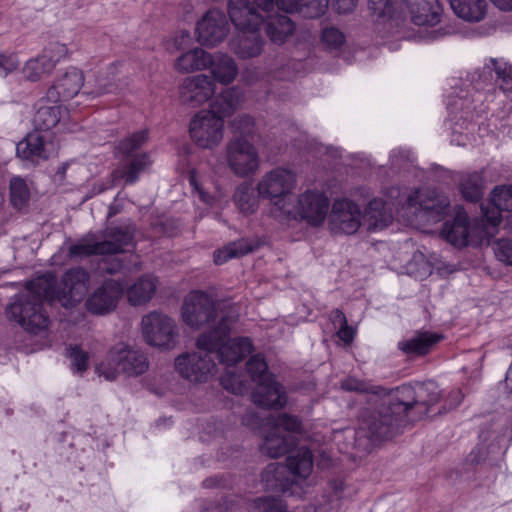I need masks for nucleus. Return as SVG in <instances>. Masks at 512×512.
<instances>
[{"instance_id": "1", "label": "nucleus", "mask_w": 512, "mask_h": 512, "mask_svg": "<svg viewBox=\"0 0 512 512\" xmlns=\"http://www.w3.org/2000/svg\"><path fill=\"white\" fill-rule=\"evenodd\" d=\"M370 403L360 413L354 432V448L361 453H369L375 445L401 434L409 424L392 392L382 398L374 395Z\"/></svg>"}, {"instance_id": "2", "label": "nucleus", "mask_w": 512, "mask_h": 512, "mask_svg": "<svg viewBox=\"0 0 512 512\" xmlns=\"http://www.w3.org/2000/svg\"><path fill=\"white\" fill-rule=\"evenodd\" d=\"M54 292V282L45 277L27 282L26 291L16 295L7 307L8 318L19 323L28 333L40 334L50 323L43 309V301H53Z\"/></svg>"}, {"instance_id": "3", "label": "nucleus", "mask_w": 512, "mask_h": 512, "mask_svg": "<svg viewBox=\"0 0 512 512\" xmlns=\"http://www.w3.org/2000/svg\"><path fill=\"white\" fill-rule=\"evenodd\" d=\"M228 14L231 22L239 30L230 42L232 51L242 59L260 55L264 41L259 26L264 17L248 5V0H229Z\"/></svg>"}, {"instance_id": "4", "label": "nucleus", "mask_w": 512, "mask_h": 512, "mask_svg": "<svg viewBox=\"0 0 512 512\" xmlns=\"http://www.w3.org/2000/svg\"><path fill=\"white\" fill-rule=\"evenodd\" d=\"M296 185V175L288 169L275 168L262 176L257 183L259 197L269 199L271 214L279 219L294 216V197L292 190Z\"/></svg>"}, {"instance_id": "5", "label": "nucleus", "mask_w": 512, "mask_h": 512, "mask_svg": "<svg viewBox=\"0 0 512 512\" xmlns=\"http://www.w3.org/2000/svg\"><path fill=\"white\" fill-rule=\"evenodd\" d=\"M313 469V455L309 449L300 448L287 458V464H268L261 473L267 491L286 493L297 479H306Z\"/></svg>"}, {"instance_id": "6", "label": "nucleus", "mask_w": 512, "mask_h": 512, "mask_svg": "<svg viewBox=\"0 0 512 512\" xmlns=\"http://www.w3.org/2000/svg\"><path fill=\"white\" fill-rule=\"evenodd\" d=\"M213 333H201L196 339V351L179 355L175 359V369L179 375L191 383H205L211 379L217 369L214 348L218 344L212 341Z\"/></svg>"}, {"instance_id": "7", "label": "nucleus", "mask_w": 512, "mask_h": 512, "mask_svg": "<svg viewBox=\"0 0 512 512\" xmlns=\"http://www.w3.org/2000/svg\"><path fill=\"white\" fill-rule=\"evenodd\" d=\"M135 228L131 224L106 229L105 238L99 240L96 235L88 234L68 249L73 259H82L92 255H109L124 252V247L132 243Z\"/></svg>"}, {"instance_id": "8", "label": "nucleus", "mask_w": 512, "mask_h": 512, "mask_svg": "<svg viewBox=\"0 0 512 512\" xmlns=\"http://www.w3.org/2000/svg\"><path fill=\"white\" fill-rule=\"evenodd\" d=\"M440 397L439 386L434 381L404 384L392 392V399L398 402V408L406 414L409 423L427 415Z\"/></svg>"}, {"instance_id": "9", "label": "nucleus", "mask_w": 512, "mask_h": 512, "mask_svg": "<svg viewBox=\"0 0 512 512\" xmlns=\"http://www.w3.org/2000/svg\"><path fill=\"white\" fill-rule=\"evenodd\" d=\"M237 321L235 314H223L221 322L212 330L205 333H213L212 341L218 344L214 348V359L217 358L227 366H233L252 352L253 345L249 338L239 337L231 340L229 338L230 328Z\"/></svg>"}, {"instance_id": "10", "label": "nucleus", "mask_w": 512, "mask_h": 512, "mask_svg": "<svg viewBox=\"0 0 512 512\" xmlns=\"http://www.w3.org/2000/svg\"><path fill=\"white\" fill-rule=\"evenodd\" d=\"M223 314H234L225 309L208 294L195 291L190 293L182 306L183 321L194 329L208 326L212 330L221 322Z\"/></svg>"}, {"instance_id": "11", "label": "nucleus", "mask_w": 512, "mask_h": 512, "mask_svg": "<svg viewBox=\"0 0 512 512\" xmlns=\"http://www.w3.org/2000/svg\"><path fill=\"white\" fill-rule=\"evenodd\" d=\"M149 368L145 354L123 344L113 347L107 357V363L97 367L100 376L106 380H115L118 374L126 376H139Z\"/></svg>"}, {"instance_id": "12", "label": "nucleus", "mask_w": 512, "mask_h": 512, "mask_svg": "<svg viewBox=\"0 0 512 512\" xmlns=\"http://www.w3.org/2000/svg\"><path fill=\"white\" fill-rule=\"evenodd\" d=\"M271 424L260 444V450L271 458H277L285 455L296 444L292 433L301 430V422L295 416L282 413L272 418Z\"/></svg>"}, {"instance_id": "13", "label": "nucleus", "mask_w": 512, "mask_h": 512, "mask_svg": "<svg viewBox=\"0 0 512 512\" xmlns=\"http://www.w3.org/2000/svg\"><path fill=\"white\" fill-rule=\"evenodd\" d=\"M229 168L239 177L254 174L259 168V155L253 143L243 137H234L226 146Z\"/></svg>"}, {"instance_id": "14", "label": "nucleus", "mask_w": 512, "mask_h": 512, "mask_svg": "<svg viewBox=\"0 0 512 512\" xmlns=\"http://www.w3.org/2000/svg\"><path fill=\"white\" fill-rule=\"evenodd\" d=\"M141 326L147 344L168 349L175 345L177 327L169 316L153 311L142 317Z\"/></svg>"}, {"instance_id": "15", "label": "nucleus", "mask_w": 512, "mask_h": 512, "mask_svg": "<svg viewBox=\"0 0 512 512\" xmlns=\"http://www.w3.org/2000/svg\"><path fill=\"white\" fill-rule=\"evenodd\" d=\"M192 140L203 149L219 145L224 134V120L212 112L201 111L195 115L189 127Z\"/></svg>"}, {"instance_id": "16", "label": "nucleus", "mask_w": 512, "mask_h": 512, "mask_svg": "<svg viewBox=\"0 0 512 512\" xmlns=\"http://www.w3.org/2000/svg\"><path fill=\"white\" fill-rule=\"evenodd\" d=\"M408 206L415 208L417 217L436 223L448 213L450 202L447 196L434 189H423L408 198Z\"/></svg>"}, {"instance_id": "17", "label": "nucleus", "mask_w": 512, "mask_h": 512, "mask_svg": "<svg viewBox=\"0 0 512 512\" xmlns=\"http://www.w3.org/2000/svg\"><path fill=\"white\" fill-rule=\"evenodd\" d=\"M90 276L86 270L77 267L66 271L59 289L54 292V300L57 299L63 307L70 308L80 303L88 291Z\"/></svg>"}, {"instance_id": "18", "label": "nucleus", "mask_w": 512, "mask_h": 512, "mask_svg": "<svg viewBox=\"0 0 512 512\" xmlns=\"http://www.w3.org/2000/svg\"><path fill=\"white\" fill-rule=\"evenodd\" d=\"M362 211L358 204L348 199L335 200L330 217V229L334 233L352 235L361 226Z\"/></svg>"}, {"instance_id": "19", "label": "nucleus", "mask_w": 512, "mask_h": 512, "mask_svg": "<svg viewBox=\"0 0 512 512\" xmlns=\"http://www.w3.org/2000/svg\"><path fill=\"white\" fill-rule=\"evenodd\" d=\"M215 94L214 81L205 74L188 76L179 85V99L182 104L199 107Z\"/></svg>"}, {"instance_id": "20", "label": "nucleus", "mask_w": 512, "mask_h": 512, "mask_svg": "<svg viewBox=\"0 0 512 512\" xmlns=\"http://www.w3.org/2000/svg\"><path fill=\"white\" fill-rule=\"evenodd\" d=\"M123 292L122 283L112 279L106 280L88 296L86 308L95 315L108 314L115 310Z\"/></svg>"}, {"instance_id": "21", "label": "nucleus", "mask_w": 512, "mask_h": 512, "mask_svg": "<svg viewBox=\"0 0 512 512\" xmlns=\"http://www.w3.org/2000/svg\"><path fill=\"white\" fill-rule=\"evenodd\" d=\"M229 32L225 14L217 9L209 10L197 23V40L202 45L215 46L222 42Z\"/></svg>"}, {"instance_id": "22", "label": "nucleus", "mask_w": 512, "mask_h": 512, "mask_svg": "<svg viewBox=\"0 0 512 512\" xmlns=\"http://www.w3.org/2000/svg\"><path fill=\"white\" fill-rule=\"evenodd\" d=\"M328 209L329 200L323 193L307 191L299 196L293 217L299 214L311 225L318 226L325 220Z\"/></svg>"}, {"instance_id": "23", "label": "nucleus", "mask_w": 512, "mask_h": 512, "mask_svg": "<svg viewBox=\"0 0 512 512\" xmlns=\"http://www.w3.org/2000/svg\"><path fill=\"white\" fill-rule=\"evenodd\" d=\"M83 81L84 77L80 70L69 69L48 89L46 94L48 101L57 103L70 100L78 94Z\"/></svg>"}, {"instance_id": "24", "label": "nucleus", "mask_w": 512, "mask_h": 512, "mask_svg": "<svg viewBox=\"0 0 512 512\" xmlns=\"http://www.w3.org/2000/svg\"><path fill=\"white\" fill-rule=\"evenodd\" d=\"M48 135L40 131L29 133L26 138L16 146L17 156L22 159H47L55 151V146L48 141Z\"/></svg>"}, {"instance_id": "25", "label": "nucleus", "mask_w": 512, "mask_h": 512, "mask_svg": "<svg viewBox=\"0 0 512 512\" xmlns=\"http://www.w3.org/2000/svg\"><path fill=\"white\" fill-rule=\"evenodd\" d=\"M474 229L470 228L465 211L458 210L453 221L445 222L441 235L456 247H464L473 243Z\"/></svg>"}, {"instance_id": "26", "label": "nucleus", "mask_w": 512, "mask_h": 512, "mask_svg": "<svg viewBox=\"0 0 512 512\" xmlns=\"http://www.w3.org/2000/svg\"><path fill=\"white\" fill-rule=\"evenodd\" d=\"M252 400L260 407L282 408L285 406L287 398L283 387L272 376L256 385L252 393Z\"/></svg>"}, {"instance_id": "27", "label": "nucleus", "mask_w": 512, "mask_h": 512, "mask_svg": "<svg viewBox=\"0 0 512 512\" xmlns=\"http://www.w3.org/2000/svg\"><path fill=\"white\" fill-rule=\"evenodd\" d=\"M414 24L436 25L440 22L442 6L438 0H404Z\"/></svg>"}, {"instance_id": "28", "label": "nucleus", "mask_w": 512, "mask_h": 512, "mask_svg": "<svg viewBox=\"0 0 512 512\" xmlns=\"http://www.w3.org/2000/svg\"><path fill=\"white\" fill-rule=\"evenodd\" d=\"M158 279L154 275L144 274L126 289L127 300L132 306L148 303L156 293Z\"/></svg>"}, {"instance_id": "29", "label": "nucleus", "mask_w": 512, "mask_h": 512, "mask_svg": "<svg viewBox=\"0 0 512 512\" xmlns=\"http://www.w3.org/2000/svg\"><path fill=\"white\" fill-rule=\"evenodd\" d=\"M243 97V92L239 87L226 88L215 96L210 105L211 110L208 111L222 117V120H224L225 117L232 115L241 106Z\"/></svg>"}, {"instance_id": "30", "label": "nucleus", "mask_w": 512, "mask_h": 512, "mask_svg": "<svg viewBox=\"0 0 512 512\" xmlns=\"http://www.w3.org/2000/svg\"><path fill=\"white\" fill-rule=\"evenodd\" d=\"M208 68H210L214 80L224 85L233 82L239 72L235 60L231 56L223 53L210 54Z\"/></svg>"}, {"instance_id": "31", "label": "nucleus", "mask_w": 512, "mask_h": 512, "mask_svg": "<svg viewBox=\"0 0 512 512\" xmlns=\"http://www.w3.org/2000/svg\"><path fill=\"white\" fill-rule=\"evenodd\" d=\"M441 336L430 332H417L398 343V349L408 356H424L439 342Z\"/></svg>"}, {"instance_id": "32", "label": "nucleus", "mask_w": 512, "mask_h": 512, "mask_svg": "<svg viewBox=\"0 0 512 512\" xmlns=\"http://www.w3.org/2000/svg\"><path fill=\"white\" fill-rule=\"evenodd\" d=\"M265 30L270 40L277 44H282L292 35L294 23L285 14L266 13Z\"/></svg>"}, {"instance_id": "33", "label": "nucleus", "mask_w": 512, "mask_h": 512, "mask_svg": "<svg viewBox=\"0 0 512 512\" xmlns=\"http://www.w3.org/2000/svg\"><path fill=\"white\" fill-rule=\"evenodd\" d=\"M491 203L496 208V211L489 212V210H486L484 216L495 227L501 222V211L512 212V185L494 188L491 193Z\"/></svg>"}, {"instance_id": "34", "label": "nucleus", "mask_w": 512, "mask_h": 512, "mask_svg": "<svg viewBox=\"0 0 512 512\" xmlns=\"http://www.w3.org/2000/svg\"><path fill=\"white\" fill-rule=\"evenodd\" d=\"M60 55L53 53V48H45L37 58L30 59L24 68L27 78L31 81L39 80L43 75L49 74L55 67Z\"/></svg>"}, {"instance_id": "35", "label": "nucleus", "mask_w": 512, "mask_h": 512, "mask_svg": "<svg viewBox=\"0 0 512 512\" xmlns=\"http://www.w3.org/2000/svg\"><path fill=\"white\" fill-rule=\"evenodd\" d=\"M454 13L465 21L480 22L487 11L485 0H450Z\"/></svg>"}, {"instance_id": "36", "label": "nucleus", "mask_w": 512, "mask_h": 512, "mask_svg": "<svg viewBox=\"0 0 512 512\" xmlns=\"http://www.w3.org/2000/svg\"><path fill=\"white\" fill-rule=\"evenodd\" d=\"M362 219L369 231L382 230L392 222V215L385 209L382 200L374 199L367 205Z\"/></svg>"}, {"instance_id": "37", "label": "nucleus", "mask_w": 512, "mask_h": 512, "mask_svg": "<svg viewBox=\"0 0 512 512\" xmlns=\"http://www.w3.org/2000/svg\"><path fill=\"white\" fill-rule=\"evenodd\" d=\"M210 54L201 48H194L180 55L175 62V67L183 73L208 68Z\"/></svg>"}, {"instance_id": "38", "label": "nucleus", "mask_w": 512, "mask_h": 512, "mask_svg": "<svg viewBox=\"0 0 512 512\" xmlns=\"http://www.w3.org/2000/svg\"><path fill=\"white\" fill-rule=\"evenodd\" d=\"M149 164L150 160L148 154H139L115 170L113 175L117 178L124 179L126 184H133L137 181L139 173L144 171Z\"/></svg>"}, {"instance_id": "39", "label": "nucleus", "mask_w": 512, "mask_h": 512, "mask_svg": "<svg viewBox=\"0 0 512 512\" xmlns=\"http://www.w3.org/2000/svg\"><path fill=\"white\" fill-rule=\"evenodd\" d=\"M459 188L463 197L470 202H477L483 196L484 180L480 172L464 173L460 177Z\"/></svg>"}, {"instance_id": "40", "label": "nucleus", "mask_w": 512, "mask_h": 512, "mask_svg": "<svg viewBox=\"0 0 512 512\" xmlns=\"http://www.w3.org/2000/svg\"><path fill=\"white\" fill-rule=\"evenodd\" d=\"M253 251L249 241L241 239L226 245L223 249L214 252V262L221 265L232 258H239Z\"/></svg>"}, {"instance_id": "41", "label": "nucleus", "mask_w": 512, "mask_h": 512, "mask_svg": "<svg viewBox=\"0 0 512 512\" xmlns=\"http://www.w3.org/2000/svg\"><path fill=\"white\" fill-rule=\"evenodd\" d=\"M61 117L60 106H44L36 111L33 123L36 130L46 132L55 127L60 122Z\"/></svg>"}, {"instance_id": "42", "label": "nucleus", "mask_w": 512, "mask_h": 512, "mask_svg": "<svg viewBox=\"0 0 512 512\" xmlns=\"http://www.w3.org/2000/svg\"><path fill=\"white\" fill-rule=\"evenodd\" d=\"M234 201L241 212L246 214L253 213L258 207V199L254 194V189L246 183L237 187Z\"/></svg>"}, {"instance_id": "43", "label": "nucleus", "mask_w": 512, "mask_h": 512, "mask_svg": "<svg viewBox=\"0 0 512 512\" xmlns=\"http://www.w3.org/2000/svg\"><path fill=\"white\" fill-rule=\"evenodd\" d=\"M30 199V192L24 179L15 177L10 181V201L14 208H24Z\"/></svg>"}, {"instance_id": "44", "label": "nucleus", "mask_w": 512, "mask_h": 512, "mask_svg": "<svg viewBox=\"0 0 512 512\" xmlns=\"http://www.w3.org/2000/svg\"><path fill=\"white\" fill-rule=\"evenodd\" d=\"M247 372L255 383L267 380L273 375L268 372L264 357L260 354L252 356L246 363Z\"/></svg>"}, {"instance_id": "45", "label": "nucleus", "mask_w": 512, "mask_h": 512, "mask_svg": "<svg viewBox=\"0 0 512 512\" xmlns=\"http://www.w3.org/2000/svg\"><path fill=\"white\" fill-rule=\"evenodd\" d=\"M329 0H301L297 13L304 18H318L322 16L327 7Z\"/></svg>"}, {"instance_id": "46", "label": "nucleus", "mask_w": 512, "mask_h": 512, "mask_svg": "<svg viewBox=\"0 0 512 512\" xmlns=\"http://www.w3.org/2000/svg\"><path fill=\"white\" fill-rule=\"evenodd\" d=\"M147 139V131L143 130L136 132L132 134L130 137H127L124 140L120 141L117 146V150L123 155L130 156L137 149L141 148L142 145L147 141Z\"/></svg>"}, {"instance_id": "47", "label": "nucleus", "mask_w": 512, "mask_h": 512, "mask_svg": "<svg viewBox=\"0 0 512 512\" xmlns=\"http://www.w3.org/2000/svg\"><path fill=\"white\" fill-rule=\"evenodd\" d=\"M68 357L71 360V368L74 372L82 374L87 370L89 365V354L78 345L70 346L68 349Z\"/></svg>"}, {"instance_id": "48", "label": "nucleus", "mask_w": 512, "mask_h": 512, "mask_svg": "<svg viewBox=\"0 0 512 512\" xmlns=\"http://www.w3.org/2000/svg\"><path fill=\"white\" fill-rule=\"evenodd\" d=\"M232 128L237 133L236 137H243L251 141L255 132V123L251 116L243 114L233 120Z\"/></svg>"}, {"instance_id": "49", "label": "nucleus", "mask_w": 512, "mask_h": 512, "mask_svg": "<svg viewBox=\"0 0 512 512\" xmlns=\"http://www.w3.org/2000/svg\"><path fill=\"white\" fill-rule=\"evenodd\" d=\"M344 33L336 27H325L322 30L321 41L330 50L338 49L345 43Z\"/></svg>"}, {"instance_id": "50", "label": "nucleus", "mask_w": 512, "mask_h": 512, "mask_svg": "<svg viewBox=\"0 0 512 512\" xmlns=\"http://www.w3.org/2000/svg\"><path fill=\"white\" fill-rule=\"evenodd\" d=\"M499 87L504 92L512 91V66L507 64H500L497 60H492Z\"/></svg>"}, {"instance_id": "51", "label": "nucleus", "mask_w": 512, "mask_h": 512, "mask_svg": "<svg viewBox=\"0 0 512 512\" xmlns=\"http://www.w3.org/2000/svg\"><path fill=\"white\" fill-rule=\"evenodd\" d=\"M493 249L496 257L509 265H512V241L509 239L497 240Z\"/></svg>"}, {"instance_id": "52", "label": "nucleus", "mask_w": 512, "mask_h": 512, "mask_svg": "<svg viewBox=\"0 0 512 512\" xmlns=\"http://www.w3.org/2000/svg\"><path fill=\"white\" fill-rule=\"evenodd\" d=\"M221 384L226 390L231 391L233 394H241L244 390V385L239 376L231 371H227L225 375L221 377Z\"/></svg>"}, {"instance_id": "53", "label": "nucleus", "mask_w": 512, "mask_h": 512, "mask_svg": "<svg viewBox=\"0 0 512 512\" xmlns=\"http://www.w3.org/2000/svg\"><path fill=\"white\" fill-rule=\"evenodd\" d=\"M341 388L347 392L369 393L370 386L355 377H347L341 381Z\"/></svg>"}, {"instance_id": "54", "label": "nucleus", "mask_w": 512, "mask_h": 512, "mask_svg": "<svg viewBox=\"0 0 512 512\" xmlns=\"http://www.w3.org/2000/svg\"><path fill=\"white\" fill-rule=\"evenodd\" d=\"M18 66L19 61L14 55L0 53V75L6 76L8 73L15 71Z\"/></svg>"}, {"instance_id": "55", "label": "nucleus", "mask_w": 512, "mask_h": 512, "mask_svg": "<svg viewBox=\"0 0 512 512\" xmlns=\"http://www.w3.org/2000/svg\"><path fill=\"white\" fill-rule=\"evenodd\" d=\"M369 9L373 14L382 17L390 13L391 0H368Z\"/></svg>"}, {"instance_id": "56", "label": "nucleus", "mask_w": 512, "mask_h": 512, "mask_svg": "<svg viewBox=\"0 0 512 512\" xmlns=\"http://www.w3.org/2000/svg\"><path fill=\"white\" fill-rule=\"evenodd\" d=\"M258 503L263 512H286L282 502L274 498H259Z\"/></svg>"}, {"instance_id": "57", "label": "nucleus", "mask_w": 512, "mask_h": 512, "mask_svg": "<svg viewBox=\"0 0 512 512\" xmlns=\"http://www.w3.org/2000/svg\"><path fill=\"white\" fill-rule=\"evenodd\" d=\"M301 0H276L275 7L285 13H294L297 11Z\"/></svg>"}, {"instance_id": "58", "label": "nucleus", "mask_w": 512, "mask_h": 512, "mask_svg": "<svg viewBox=\"0 0 512 512\" xmlns=\"http://www.w3.org/2000/svg\"><path fill=\"white\" fill-rule=\"evenodd\" d=\"M358 0H333V5L335 6L338 13H350L352 12Z\"/></svg>"}, {"instance_id": "59", "label": "nucleus", "mask_w": 512, "mask_h": 512, "mask_svg": "<svg viewBox=\"0 0 512 512\" xmlns=\"http://www.w3.org/2000/svg\"><path fill=\"white\" fill-rule=\"evenodd\" d=\"M253 3L263 12L270 13L274 12L276 0H253ZM248 5L257 11L256 7L250 2V0H248Z\"/></svg>"}, {"instance_id": "60", "label": "nucleus", "mask_w": 512, "mask_h": 512, "mask_svg": "<svg viewBox=\"0 0 512 512\" xmlns=\"http://www.w3.org/2000/svg\"><path fill=\"white\" fill-rule=\"evenodd\" d=\"M354 330L348 325V323L337 330L338 337L345 343L349 344L353 341Z\"/></svg>"}, {"instance_id": "61", "label": "nucleus", "mask_w": 512, "mask_h": 512, "mask_svg": "<svg viewBox=\"0 0 512 512\" xmlns=\"http://www.w3.org/2000/svg\"><path fill=\"white\" fill-rule=\"evenodd\" d=\"M330 320L336 329L348 323L345 314L339 309H335L330 313Z\"/></svg>"}, {"instance_id": "62", "label": "nucleus", "mask_w": 512, "mask_h": 512, "mask_svg": "<svg viewBox=\"0 0 512 512\" xmlns=\"http://www.w3.org/2000/svg\"><path fill=\"white\" fill-rule=\"evenodd\" d=\"M113 84L111 82H103L102 79L98 80L97 88L93 91L86 92L87 94H93L95 96H100L105 93L111 92L113 88Z\"/></svg>"}, {"instance_id": "63", "label": "nucleus", "mask_w": 512, "mask_h": 512, "mask_svg": "<svg viewBox=\"0 0 512 512\" xmlns=\"http://www.w3.org/2000/svg\"><path fill=\"white\" fill-rule=\"evenodd\" d=\"M123 267V263L119 259H113L111 262H104V266L102 267V270L105 271L108 274H115L119 272Z\"/></svg>"}, {"instance_id": "64", "label": "nucleus", "mask_w": 512, "mask_h": 512, "mask_svg": "<svg viewBox=\"0 0 512 512\" xmlns=\"http://www.w3.org/2000/svg\"><path fill=\"white\" fill-rule=\"evenodd\" d=\"M502 11H512V0H490Z\"/></svg>"}]
</instances>
